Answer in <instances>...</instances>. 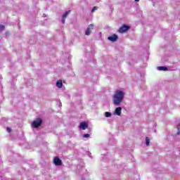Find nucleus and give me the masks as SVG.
<instances>
[{
    "mask_svg": "<svg viewBox=\"0 0 180 180\" xmlns=\"http://www.w3.org/2000/svg\"><path fill=\"white\" fill-rule=\"evenodd\" d=\"M83 137H84V139H88V138H89V134H84L83 135Z\"/></svg>",
    "mask_w": 180,
    "mask_h": 180,
    "instance_id": "nucleus-14",
    "label": "nucleus"
},
{
    "mask_svg": "<svg viewBox=\"0 0 180 180\" xmlns=\"http://www.w3.org/2000/svg\"><path fill=\"white\" fill-rule=\"evenodd\" d=\"M71 13V10H69L68 11H66L65 14L62 16V23H65V19Z\"/></svg>",
    "mask_w": 180,
    "mask_h": 180,
    "instance_id": "nucleus-7",
    "label": "nucleus"
},
{
    "mask_svg": "<svg viewBox=\"0 0 180 180\" xmlns=\"http://www.w3.org/2000/svg\"><path fill=\"white\" fill-rule=\"evenodd\" d=\"M177 129H178L177 134L179 135L180 134V125H177Z\"/></svg>",
    "mask_w": 180,
    "mask_h": 180,
    "instance_id": "nucleus-17",
    "label": "nucleus"
},
{
    "mask_svg": "<svg viewBox=\"0 0 180 180\" xmlns=\"http://www.w3.org/2000/svg\"><path fill=\"white\" fill-rule=\"evenodd\" d=\"M53 164L58 167L60 165H63V161L60 160V158H58V156H56L53 159Z\"/></svg>",
    "mask_w": 180,
    "mask_h": 180,
    "instance_id": "nucleus-3",
    "label": "nucleus"
},
{
    "mask_svg": "<svg viewBox=\"0 0 180 180\" xmlns=\"http://www.w3.org/2000/svg\"><path fill=\"white\" fill-rule=\"evenodd\" d=\"M79 128L82 129V130H86V129H88V123L86 122H81Z\"/></svg>",
    "mask_w": 180,
    "mask_h": 180,
    "instance_id": "nucleus-6",
    "label": "nucleus"
},
{
    "mask_svg": "<svg viewBox=\"0 0 180 180\" xmlns=\"http://www.w3.org/2000/svg\"><path fill=\"white\" fill-rule=\"evenodd\" d=\"M41 123H43V120H41V118H37L36 120L32 122V127L35 129H37V127H40L41 126Z\"/></svg>",
    "mask_w": 180,
    "mask_h": 180,
    "instance_id": "nucleus-2",
    "label": "nucleus"
},
{
    "mask_svg": "<svg viewBox=\"0 0 180 180\" xmlns=\"http://www.w3.org/2000/svg\"><path fill=\"white\" fill-rule=\"evenodd\" d=\"M105 117H110V116H112V113H110V112H105Z\"/></svg>",
    "mask_w": 180,
    "mask_h": 180,
    "instance_id": "nucleus-12",
    "label": "nucleus"
},
{
    "mask_svg": "<svg viewBox=\"0 0 180 180\" xmlns=\"http://www.w3.org/2000/svg\"><path fill=\"white\" fill-rule=\"evenodd\" d=\"M5 29V25H0V30H4Z\"/></svg>",
    "mask_w": 180,
    "mask_h": 180,
    "instance_id": "nucleus-16",
    "label": "nucleus"
},
{
    "mask_svg": "<svg viewBox=\"0 0 180 180\" xmlns=\"http://www.w3.org/2000/svg\"><path fill=\"white\" fill-rule=\"evenodd\" d=\"M97 9H98V7L94 6V7L92 8V10H91L92 13H94V12L96 11Z\"/></svg>",
    "mask_w": 180,
    "mask_h": 180,
    "instance_id": "nucleus-15",
    "label": "nucleus"
},
{
    "mask_svg": "<svg viewBox=\"0 0 180 180\" xmlns=\"http://www.w3.org/2000/svg\"><path fill=\"white\" fill-rule=\"evenodd\" d=\"M158 70H159V71H167L168 68L164 67V66H160V67H158Z\"/></svg>",
    "mask_w": 180,
    "mask_h": 180,
    "instance_id": "nucleus-11",
    "label": "nucleus"
},
{
    "mask_svg": "<svg viewBox=\"0 0 180 180\" xmlns=\"http://www.w3.org/2000/svg\"><path fill=\"white\" fill-rule=\"evenodd\" d=\"M115 113L117 116H120L122 115V108L118 107L115 109Z\"/></svg>",
    "mask_w": 180,
    "mask_h": 180,
    "instance_id": "nucleus-9",
    "label": "nucleus"
},
{
    "mask_svg": "<svg viewBox=\"0 0 180 180\" xmlns=\"http://www.w3.org/2000/svg\"><path fill=\"white\" fill-rule=\"evenodd\" d=\"M124 98V93L120 90H117L113 96V103L116 106H119Z\"/></svg>",
    "mask_w": 180,
    "mask_h": 180,
    "instance_id": "nucleus-1",
    "label": "nucleus"
},
{
    "mask_svg": "<svg viewBox=\"0 0 180 180\" xmlns=\"http://www.w3.org/2000/svg\"><path fill=\"white\" fill-rule=\"evenodd\" d=\"M57 88H63V80H58L56 82Z\"/></svg>",
    "mask_w": 180,
    "mask_h": 180,
    "instance_id": "nucleus-10",
    "label": "nucleus"
},
{
    "mask_svg": "<svg viewBox=\"0 0 180 180\" xmlns=\"http://www.w3.org/2000/svg\"><path fill=\"white\" fill-rule=\"evenodd\" d=\"M129 29H130V27L127 25H123L122 27H120V29L118 30L119 33H124L126 32H127V30H129Z\"/></svg>",
    "mask_w": 180,
    "mask_h": 180,
    "instance_id": "nucleus-4",
    "label": "nucleus"
},
{
    "mask_svg": "<svg viewBox=\"0 0 180 180\" xmlns=\"http://www.w3.org/2000/svg\"><path fill=\"white\" fill-rule=\"evenodd\" d=\"M92 30H94V24H90L86 30V33H85L86 36H89Z\"/></svg>",
    "mask_w": 180,
    "mask_h": 180,
    "instance_id": "nucleus-5",
    "label": "nucleus"
},
{
    "mask_svg": "<svg viewBox=\"0 0 180 180\" xmlns=\"http://www.w3.org/2000/svg\"><path fill=\"white\" fill-rule=\"evenodd\" d=\"M7 131L8 133H11V131H12V129L10 127H7Z\"/></svg>",
    "mask_w": 180,
    "mask_h": 180,
    "instance_id": "nucleus-18",
    "label": "nucleus"
},
{
    "mask_svg": "<svg viewBox=\"0 0 180 180\" xmlns=\"http://www.w3.org/2000/svg\"><path fill=\"white\" fill-rule=\"evenodd\" d=\"M146 146H150V139L148 137H146Z\"/></svg>",
    "mask_w": 180,
    "mask_h": 180,
    "instance_id": "nucleus-13",
    "label": "nucleus"
},
{
    "mask_svg": "<svg viewBox=\"0 0 180 180\" xmlns=\"http://www.w3.org/2000/svg\"><path fill=\"white\" fill-rule=\"evenodd\" d=\"M117 39H118L117 35L115 34L110 37H108V40H110V41H112V42L116 41L117 40Z\"/></svg>",
    "mask_w": 180,
    "mask_h": 180,
    "instance_id": "nucleus-8",
    "label": "nucleus"
},
{
    "mask_svg": "<svg viewBox=\"0 0 180 180\" xmlns=\"http://www.w3.org/2000/svg\"><path fill=\"white\" fill-rule=\"evenodd\" d=\"M140 0H135L136 2H139Z\"/></svg>",
    "mask_w": 180,
    "mask_h": 180,
    "instance_id": "nucleus-19",
    "label": "nucleus"
}]
</instances>
